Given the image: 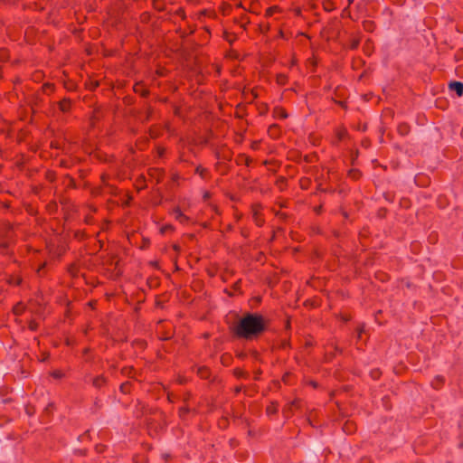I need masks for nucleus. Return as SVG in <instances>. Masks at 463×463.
<instances>
[{
  "label": "nucleus",
  "instance_id": "obj_47",
  "mask_svg": "<svg viewBox=\"0 0 463 463\" xmlns=\"http://www.w3.org/2000/svg\"><path fill=\"white\" fill-rule=\"evenodd\" d=\"M381 373L379 370H373L371 372V375L373 379H377L380 376Z\"/></svg>",
  "mask_w": 463,
  "mask_h": 463
},
{
  "label": "nucleus",
  "instance_id": "obj_44",
  "mask_svg": "<svg viewBox=\"0 0 463 463\" xmlns=\"http://www.w3.org/2000/svg\"><path fill=\"white\" fill-rule=\"evenodd\" d=\"M215 156L217 159H227V160H231V157L229 156H221L220 152L216 151L215 152Z\"/></svg>",
  "mask_w": 463,
  "mask_h": 463
},
{
  "label": "nucleus",
  "instance_id": "obj_53",
  "mask_svg": "<svg viewBox=\"0 0 463 463\" xmlns=\"http://www.w3.org/2000/svg\"><path fill=\"white\" fill-rule=\"evenodd\" d=\"M339 106H341L344 109H346V102L345 101H335Z\"/></svg>",
  "mask_w": 463,
  "mask_h": 463
},
{
  "label": "nucleus",
  "instance_id": "obj_41",
  "mask_svg": "<svg viewBox=\"0 0 463 463\" xmlns=\"http://www.w3.org/2000/svg\"><path fill=\"white\" fill-rule=\"evenodd\" d=\"M275 214L277 217H279V219H281L283 221L287 220V218H288V214L283 212L278 211Z\"/></svg>",
  "mask_w": 463,
  "mask_h": 463
},
{
  "label": "nucleus",
  "instance_id": "obj_25",
  "mask_svg": "<svg viewBox=\"0 0 463 463\" xmlns=\"http://www.w3.org/2000/svg\"><path fill=\"white\" fill-rule=\"evenodd\" d=\"M398 132L402 136H405L409 133V126L405 123L400 124L398 127Z\"/></svg>",
  "mask_w": 463,
  "mask_h": 463
},
{
  "label": "nucleus",
  "instance_id": "obj_27",
  "mask_svg": "<svg viewBox=\"0 0 463 463\" xmlns=\"http://www.w3.org/2000/svg\"><path fill=\"white\" fill-rule=\"evenodd\" d=\"M43 90L45 93L52 92L54 90V85L52 83H49V82L44 83L43 85Z\"/></svg>",
  "mask_w": 463,
  "mask_h": 463
},
{
  "label": "nucleus",
  "instance_id": "obj_28",
  "mask_svg": "<svg viewBox=\"0 0 463 463\" xmlns=\"http://www.w3.org/2000/svg\"><path fill=\"white\" fill-rule=\"evenodd\" d=\"M46 265L47 263L46 262H43L42 263L39 268L37 269L36 270V273L39 277H43L45 275V268H46Z\"/></svg>",
  "mask_w": 463,
  "mask_h": 463
},
{
  "label": "nucleus",
  "instance_id": "obj_58",
  "mask_svg": "<svg viewBox=\"0 0 463 463\" xmlns=\"http://www.w3.org/2000/svg\"><path fill=\"white\" fill-rule=\"evenodd\" d=\"M300 185H301V188H302V189H306V188H307V187H306V186H307V184H304V181H303V180H301V182H300Z\"/></svg>",
  "mask_w": 463,
  "mask_h": 463
},
{
  "label": "nucleus",
  "instance_id": "obj_21",
  "mask_svg": "<svg viewBox=\"0 0 463 463\" xmlns=\"http://www.w3.org/2000/svg\"><path fill=\"white\" fill-rule=\"evenodd\" d=\"M355 429V426L353 422L351 421H346L343 427V430L347 433V434H351L354 430Z\"/></svg>",
  "mask_w": 463,
  "mask_h": 463
},
{
  "label": "nucleus",
  "instance_id": "obj_62",
  "mask_svg": "<svg viewBox=\"0 0 463 463\" xmlns=\"http://www.w3.org/2000/svg\"><path fill=\"white\" fill-rule=\"evenodd\" d=\"M328 7H329V5H327L326 3H324V8L326 11H330V9Z\"/></svg>",
  "mask_w": 463,
  "mask_h": 463
},
{
  "label": "nucleus",
  "instance_id": "obj_16",
  "mask_svg": "<svg viewBox=\"0 0 463 463\" xmlns=\"http://www.w3.org/2000/svg\"><path fill=\"white\" fill-rule=\"evenodd\" d=\"M195 174L199 175L200 177L203 180H206L209 178L210 172L207 168L203 167L202 165H198L195 168Z\"/></svg>",
  "mask_w": 463,
  "mask_h": 463
},
{
  "label": "nucleus",
  "instance_id": "obj_22",
  "mask_svg": "<svg viewBox=\"0 0 463 463\" xmlns=\"http://www.w3.org/2000/svg\"><path fill=\"white\" fill-rule=\"evenodd\" d=\"M223 38L230 43L232 44V43L237 39L236 35L234 33H231L227 31H224L223 33Z\"/></svg>",
  "mask_w": 463,
  "mask_h": 463
},
{
  "label": "nucleus",
  "instance_id": "obj_46",
  "mask_svg": "<svg viewBox=\"0 0 463 463\" xmlns=\"http://www.w3.org/2000/svg\"><path fill=\"white\" fill-rule=\"evenodd\" d=\"M291 408L292 407H287L283 410L282 413L283 415L286 417V418H288L290 416V413H291Z\"/></svg>",
  "mask_w": 463,
  "mask_h": 463
},
{
  "label": "nucleus",
  "instance_id": "obj_11",
  "mask_svg": "<svg viewBox=\"0 0 463 463\" xmlns=\"http://www.w3.org/2000/svg\"><path fill=\"white\" fill-rule=\"evenodd\" d=\"M444 384L445 377L442 375H436L430 383L431 387L435 390H439Z\"/></svg>",
  "mask_w": 463,
  "mask_h": 463
},
{
  "label": "nucleus",
  "instance_id": "obj_15",
  "mask_svg": "<svg viewBox=\"0 0 463 463\" xmlns=\"http://www.w3.org/2000/svg\"><path fill=\"white\" fill-rule=\"evenodd\" d=\"M251 162L252 159L245 154H240L236 159L237 165H245L246 166H250Z\"/></svg>",
  "mask_w": 463,
  "mask_h": 463
},
{
  "label": "nucleus",
  "instance_id": "obj_61",
  "mask_svg": "<svg viewBox=\"0 0 463 463\" xmlns=\"http://www.w3.org/2000/svg\"><path fill=\"white\" fill-rule=\"evenodd\" d=\"M239 285H240V281H237L236 283H234L233 288L234 289H238L239 288Z\"/></svg>",
  "mask_w": 463,
  "mask_h": 463
},
{
  "label": "nucleus",
  "instance_id": "obj_57",
  "mask_svg": "<svg viewBox=\"0 0 463 463\" xmlns=\"http://www.w3.org/2000/svg\"><path fill=\"white\" fill-rule=\"evenodd\" d=\"M350 319H351L350 316H344L343 317V320L345 321V322L349 321Z\"/></svg>",
  "mask_w": 463,
  "mask_h": 463
},
{
  "label": "nucleus",
  "instance_id": "obj_20",
  "mask_svg": "<svg viewBox=\"0 0 463 463\" xmlns=\"http://www.w3.org/2000/svg\"><path fill=\"white\" fill-rule=\"evenodd\" d=\"M295 378V375L290 373V372H287L283 374L282 376V382L285 383V384H292L293 383V379Z\"/></svg>",
  "mask_w": 463,
  "mask_h": 463
},
{
  "label": "nucleus",
  "instance_id": "obj_12",
  "mask_svg": "<svg viewBox=\"0 0 463 463\" xmlns=\"http://www.w3.org/2000/svg\"><path fill=\"white\" fill-rule=\"evenodd\" d=\"M191 413L196 414L197 411H195L194 408L191 409L190 407H179L178 415L182 420H186L187 416Z\"/></svg>",
  "mask_w": 463,
  "mask_h": 463
},
{
  "label": "nucleus",
  "instance_id": "obj_42",
  "mask_svg": "<svg viewBox=\"0 0 463 463\" xmlns=\"http://www.w3.org/2000/svg\"><path fill=\"white\" fill-rule=\"evenodd\" d=\"M25 408V412L29 415V416H32L35 413V407H24Z\"/></svg>",
  "mask_w": 463,
  "mask_h": 463
},
{
  "label": "nucleus",
  "instance_id": "obj_43",
  "mask_svg": "<svg viewBox=\"0 0 463 463\" xmlns=\"http://www.w3.org/2000/svg\"><path fill=\"white\" fill-rule=\"evenodd\" d=\"M288 347H290V343H289V341H288V340H286V339H285V340H282V341H281V344H280V348H282V349H286V348H288Z\"/></svg>",
  "mask_w": 463,
  "mask_h": 463
},
{
  "label": "nucleus",
  "instance_id": "obj_2",
  "mask_svg": "<svg viewBox=\"0 0 463 463\" xmlns=\"http://www.w3.org/2000/svg\"><path fill=\"white\" fill-rule=\"evenodd\" d=\"M13 235V228L11 224H6L5 227V238L0 240V253L8 254L9 247L11 245V239Z\"/></svg>",
  "mask_w": 463,
  "mask_h": 463
},
{
  "label": "nucleus",
  "instance_id": "obj_17",
  "mask_svg": "<svg viewBox=\"0 0 463 463\" xmlns=\"http://www.w3.org/2000/svg\"><path fill=\"white\" fill-rule=\"evenodd\" d=\"M25 311V305L23 302L16 303L13 307V313L15 316H21Z\"/></svg>",
  "mask_w": 463,
  "mask_h": 463
},
{
  "label": "nucleus",
  "instance_id": "obj_55",
  "mask_svg": "<svg viewBox=\"0 0 463 463\" xmlns=\"http://www.w3.org/2000/svg\"><path fill=\"white\" fill-rule=\"evenodd\" d=\"M22 282H23V279L21 278H18V279H16L14 284L16 286H20L22 284Z\"/></svg>",
  "mask_w": 463,
  "mask_h": 463
},
{
  "label": "nucleus",
  "instance_id": "obj_49",
  "mask_svg": "<svg viewBox=\"0 0 463 463\" xmlns=\"http://www.w3.org/2000/svg\"><path fill=\"white\" fill-rule=\"evenodd\" d=\"M199 373L201 374L202 377H206L208 370L206 368H201L199 369Z\"/></svg>",
  "mask_w": 463,
  "mask_h": 463
},
{
  "label": "nucleus",
  "instance_id": "obj_26",
  "mask_svg": "<svg viewBox=\"0 0 463 463\" xmlns=\"http://www.w3.org/2000/svg\"><path fill=\"white\" fill-rule=\"evenodd\" d=\"M360 45V38H353L351 39L350 41V44H349V48L351 50H355L359 47Z\"/></svg>",
  "mask_w": 463,
  "mask_h": 463
},
{
  "label": "nucleus",
  "instance_id": "obj_35",
  "mask_svg": "<svg viewBox=\"0 0 463 463\" xmlns=\"http://www.w3.org/2000/svg\"><path fill=\"white\" fill-rule=\"evenodd\" d=\"M304 383L306 385L311 386L313 389H317L319 387V384L315 380H304Z\"/></svg>",
  "mask_w": 463,
  "mask_h": 463
},
{
  "label": "nucleus",
  "instance_id": "obj_5",
  "mask_svg": "<svg viewBox=\"0 0 463 463\" xmlns=\"http://www.w3.org/2000/svg\"><path fill=\"white\" fill-rule=\"evenodd\" d=\"M171 214L174 216V218L179 222L181 224H187L189 222H190V218L188 216H186L185 214H184L180 209V207L176 206L175 207L172 212H171Z\"/></svg>",
  "mask_w": 463,
  "mask_h": 463
},
{
  "label": "nucleus",
  "instance_id": "obj_40",
  "mask_svg": "<svg viewBox=\"0 0 463 463\" xmlns=\"http://www.w3.org/2000/svg\"><path fill=\"white\" fill-rule=\"evenodd\" d=\"M357 338L360 339L362 337V334L364 332V325H361L356 328Z\"/></svg>",
  "mask_w": 463,
  "mask_h": 463
},
{
  "label": "nucleus",
  "instance_id": "obj_30",
  "mask_svg": "<svg viewBox=\"0 0 463 463\" xmlns=\"http://www.w3.org/2000/svg\"><path fill=\"white\" fill-rule=\"evenodd\" d=\"M153 114V109L151 106H147L146 111V117L144 118V122H148L151 119Z\"/></svg>",
  "mask_w": 463,
  "mask_h": 463
},
{
  "label": "nucleus",
  "instance_id": "obj_48",
  "mask_svg": "<svg viewBox=\"0 0 463 463\" xmlns=\"http://www.w3.org/2000/svg\"><path fill=\"white\" fill-rule=\"evenodd\" d=\"M174 114L175 116H180V114H181V108L179 106H176V105L174 106Z\"/></svg>",
  "mask_w": 463,
  "mask_h": 463
},
{
  "label": "nucleus",
  "instance_id": "obj_56",
  "mask_svg": "<svg viewBox=\"0 0 463 463\" xmlns=\"http://www.w3.org/2000/svg\"><path fill=\"white\" fill-rule=\"evenodd\" d=\"M162 457H163V458H164L165 460H168V459L171 458V456H170L169 454H167V453L163 454V456H162Z\"/></svg>",
  "mask_w": 463,
  "mask_h": 463
},
{
  "label": "nucleus",
  "instance_id": "obj_60",
  "mask_svg": "<svg viewBox=\"0 0 463 463\" xmlns=\"http://www.w3.org/2000/svg\"><path fill=\"white\" fill-rule=\"evenodd\" d=\"M295 13H296L297 15H300L301 14V9L300 8H297L295 10Z\"/></svg>",
  "mask_w": 463,
  "mask_h": 463
},
{
  "label": "nucleus",
  "instance_id": "obj_54",
  "mask_svg": "<svg viewBox=\"0 0 463 463\" xmlns=\"http://www.w3.org/2000/svg\"><path fill=\"white\" fill-rule=\"evenodd\" d=\"M156 74H157L158 76H160V77L165 76V73H164V71H163V69L157 70V71H156Z\"/></svg>",
  "mask_w": 463,
  "mask_h": 463
},
{
  "label": "nucleus",
  "instance_id": "obj_38",
  "mask_svg": "<svg viewBox=\"0 0 463 463\" xmlns=\"http://www.w3.org/2000/svg\"><path fill=\"white\" fill-rule=\"evenodd\" d=\"M8 58V51L6 49H0V61H6Z\"/></svg>",
  "mask_w": 463,
  "mask_h": 463
},
{
  "label": "nucleus",
  "instance_id": "obj_13",
  "mask_svg": "<svg viewBox=\"0 0 463 463\" xmlns=\"http://www.w3.org/2000/svg\"><path fill=\"white\" fill-rule=\"evenodd\" d=\"M272 115L276 118L286 119L288 117V112L282 107H275Z\"/></svg>",
  "mask_w": 463,
  "mask_h": 463
},
{
  "label": "nucleus",
  "instance_id": "obj_8",
  "mask_svg": "<svg viewBox=\"0 0 463 463\" xmlns=\"http://www.w3.org/2000/svg\"><path fill=\"white\" fill-rule=\"evenodd\" d=\"M449 90L455 91L458 97L463 96V82L461 81H450L449 83Z\"/></svg>",
  "mask_w": 463,
  "mask_h": 463
},
{
  "label": "nucleus",
  "instance_id": "obj_59",
  "mask_svg": "<svg viewBox=\"0 0 463 463\" xmlns=\"http://www.w3.org/2000/svg\"><path fill=\"white\" fill-rule=\"evenodd\" d=\"M300 185H301V188H302V189H306V188H307V187H306V186H307V184H304V181H303V180H301V182H300Z\"/></svg>",
  "mask_w": 463,
  "mask_h": 463
},
{
  "label": "nucleus",
  "instance_id": "obj_7",
  "mask_svg": "<svg viewBox=\"0 0 463 463\" xmlns=\"http://www.w3.org/2000/svg\"><path fill=\"white\" fill-rule=\"evenodd\" d=\"M148 175L152 178H155L156 184H160L165 176V171L161 168H150L148 170Z\"/></svg>",
  "mask_w": 463,
  "mask_h": 463
},
{
  "label": "nucleus",
  "instance_id": "obj_45",
  "mask_svg": "<svg viewBox=\"0 0 463 463\" xmlns=\"http://www.w3.org/2000/svg\"><path fill=\"white\" fill-rule=\"evenodd\" d=\"M314 212H315L317 214H318V215H319V214H321V213H323V204L321 203V204H319V205L316 206V207L314 208Z\"/></svg>",
  "mask_w": 463,
  "mask_h": 463
},
{
  "label": "nucleus",
  "instance_id": "obj_14",
  "mask_svg": "<svg viewBox=\"0 0 463 463\" xmlns=\"http://www.w3.org/2000/svg\"><path fill=\"white\" fill-rule=\"evenodd\" d=\"M347 136H348V132L345 128L340 127V128H336V130H335V137L337 139L336 143L343 141L345 137H347Z\"/></svg>",
  "mask_w": 463,
  "mask_h": 463
},
{
  "label": "nucleus",
  "instance_id": "obj_18",
  "mask_svg": "<svg viewBox=\"0 0 463 463\" xmlns=\"http://www.w3.org/2000/svg\"><path fill=\"white\" fill-rule=\"evenodd\" d=\"M287 178L284 176H279L276 180V186L279 189V191H284L287 188Z\"/></svg>",
  "mask_w": 463,
  "mask_h": 463
},
{
  "label": "nucleus",
  "instance_id": "obj_36",
  "mask_svg": "<svg viewBox=\"0 0 463 463\" xmlns=\"http://www.w3.org/2000/svg\"><path fill=\"white\" fill-rule=\"evenodd\" d=\"M130 383L129 382H126V383H123L121 385H120V391L124 393H127L129 392L130 390Z\"/></svg>",
  "mask_w": 463,
  "mask_h": 463
},
{
  "label": "nucleus",
  "instance_id": "obj_23",
  "mask_svg": "<svg viewBox=\"0 0 463 463\" xmlns=\"http://www.w3.org/2000/svg\"><path fill=\"white\" fill-rule=\"evenodd\" d=\"M363 27L367 32H373L374 30V23L373 21H364Z\"/></svg>",
  "mask_w": 463,
  "mask_h": 463
},
{
  "label": "nucleus",
  "instance_id": "obj_50",
  "mask_svg": "<svg viewBox=\"0 0 463 463\" xmlns=\"http://www.w3.org/2000/svg\"><path fill=\"white\" fill-rule=\"evenodd\" d=\"M68 186L71 188H76V182L72 177H70V183Z\"/></svg>",
  "mask_w": 463,
  "mask_h": 463
},
{
  "label": "nucleus",
  "instance_id": "obj_34",
  "mask_svg": "<svg viewBox=\"0 0 463 463\" xmlns=\"http://www.w3.org/2000/svg\"><path fill=\"white\" fill-rule=\"evenodd\" d=\"M175 228L172 224H165L161 227L160 232L161 233H166L168 232H174Z\"/></svg>",
  "mask_w": 463,
  "mask_h": 463
},
{
  "label": "nucleus",
  "instance_id": "obj_1",
  "mask_svg": "<svg viewBox=\"0 0 463 463\" xmlns=\"http://www.w3.org/2000/svg\"><path fill=\"white\" fill-rule=\"evenodd\" d=\"M269 319L258 312H246L232 326V331L240 339L248 341L259 338L268 330Z\"/></svg>",
  "mask_w": 463,
  "mask_h": 463
},
{
  "label": "nucleus",
  "instance_id": "obj_29",
  "mask_svg": "<svg viewBox=\"0 0 463 463\" xmlns=\"http://www.w3.org/2000/svg\"><path fill=\"white\" fill-rule=\"evenodd\" d=\"M278 411V407H266V413L269 417L277 414Z\"/></svg>",
  "mask_w": 463,
  "mask_h": 463
},
{
  "label": "nucleus",
  "instance_id": "obj_9",
  "mask_svg": "<svg viewBox=\"0 0 463 463\" xmlns=\"http://www.w3.org/2000/svg\"><path fill=\"white\" fill-rule=\"evenodd\" d=\"M268 135L273 139H278L281 135L280 127L278 124L270 125L268 128Z\"/></svg>",
  "mask_w": 463,
  "mask_h": 463
},
{
  "label": "nucleus",
  "instance_id": "obj_63",
  "mask_svg": "<svg viewBox=\"0 0 463 463\" xmlns=\"http://www.w3.org/2000/svg\"><path fill=\"white\" fill-rule=\"evenodd\" d=\"M328 7H329V5H327L326 3H324V8L326 11H330V9Z\"/></svg>",
  "mask_w": 463,
  "mask_h": 463
},
{
  "label": "nucleus",
  "instance_id": "obj_64",
  "mask_svg": "<svg viewBox=\"0 0 463 463\" xmlns=\"http://www.w3.org/2000/svg\"><path fill=\"white\" fill-rule=\"evenodd\" d=\"M173 248H174V250H175V251H179V250H180V246H178V245H176V244H175V245H174V247H173Z\"/></svg>",
  "mask_w": 463,
  "mask_h": 463
},
{
  "label": "nucleus",
  "instance_id": "obj_4",
  "mask_svg": "<svg viewBox=\"0 0 463 463\" xmlns=\"http://www.w3.org/2000/svg\"><path fill=\"white\" fill-rule=\"evenodd\" d=\"M86 383H90L91 385L96 389H102L107 386L108 384V378L105 377L103 374L97 375V376H86L85 377Z\"/></svg>",
  "mask_w": 463,
  "mask_h": 463
},
{
  "label": "nucleus",
  "instance_id": "obj_19",
  "mask_svg": "<svg viewBox=\"0 0 463 463\" xmlns=\"http://www.w3.org/2000/svg\"><path fill=\"white\" fill-rule=\"evenodd\" d=\"M121 373L128 378H134L135 369L133 366H125L121 369Z\"/></svg>",
  "mask_w": 463,
  "mask_h": 463
},
{
  "label": "nucleus",
  "instance_id": "obj_37",
  "mask_svg": "<svg viewBox=\"0 0 463 463\" xmlns=\"http://www.w3.org/2000/svg\"><path fill=\"white\" fill-rule=\"evenodd\" d=\"M349 175L354 179H358L361 176V172L357 169H352L349 171Z\"/></svg>",
  "mask_w": 463,
  "mask_h": 463
},
{
  "label": "nucleus",
  "instance_id": "obj_24",
  "mask_svg": "<svg viewBox=\"0 0 463 463\" xmlns=\"http://www.w3.org/2000/svg\"><path fill=\"white\" fill-rule=\"evenodd\" d=\"M51 376L54 379H57V380H60L61 378L64 377L65 373H63V371L60 370V369H57V370H53L52 372H51Z\"/></svg>",
  "mask_w": 463,
  "mask_h": 463
},
{
  "label": "nucleus",
  "instance_id": "obj_51",
  "mask_svg": "<svg viewBox=\"0 0 463 463\" xmlns=\"http://www.w3.org/2000/svg\"><path fill=\"white\" fill-rule=\"evenodd\" d=\"M285 80H286V76L285 75H279L278 76V82L280 83V84H284L285 83Z\"/></svg>",
  "mask_w": 463,
  "mask_h": 463
},
{
  "label": "nucleus",
  "instance_id": "obj_52",
  "mask_svg": "<svg viewBox=\"0 0 463 463\" xmlns=\"http://www.w3.org/2000/svg\"><path fill=\"white\" fill-rule=\"evenodd\" d=\"M334 350H335L334 354H342V349L340 347H338L336 345H334Z\"/></svg>",
  "mask_w": 463,
  "mask_h": 463
},
{
  "label": "nucleus",
  "instance_id": "obj_33",
  "mask_svg": "<svg viewBox=\"0 0 463 463\" xmlns=\"http://www.w3.org/2000/svg\"><path fill=\"white\" fill-rule=\"evenodd\" d=\"M39 327V324L37 321H35L34 319H32L29 324H28V328L31 330V331H36Z\"/></svg>",
  "mask_w": 463,
  "mask_h": 463
},
{
  "label": "nucleus",
  "instance_id": "obj_31",
  "mask_svg": "<svg viewBox=\"0 0 463 463\" xmlns=\"http://www.w3.org/2000/svg\"><path fill=\"white\" fill-rule=\"evenodd\" d=\"M246 19V16H242L241 18H234V23L240 24L241 27L245 29L246 24L249 23L248 21L245 22Z\"/></svg>",
  "mask_w": 463,
  "mask_h": 463
},
{
  "label": "nucleus",
  "instance_id": "obj_10",
  "mask_svg": "<svg viewBox=\"0 0 463 463\" xmlns=\"http://www.w3.org/2000/svg\"><path fill=\"white\" fill-rule=\"evenodd\" d=\"M60 110L63 113H68L71 109V99L64 98L58 103Z\"/></svg>",
  "mask_w": 463,
  "mask_h": 463
},
{
  "label": "nucleus",
  "instance_id": "obj_3",
  "mask_svg": "<svg viewBox=\"0 0 463 463\" xmlns=\"http://www.w3.org/2000/svg\"><path fill=\"white\" fill-rule=\"evenodd\" d=\"M262 208L260 203H254L250 206L253 222L258 227H262L265 223V220L261 214Z\"/></svg>",
  "mask_w": 463,
  "mask_h": 463
},
{
  "label": "nucleus",
  "instance_id": "obj_39",
  "mask_svg": "<svg viewBox=\"0 0 463 463\" xmlns=\"http://www.w3.org/2000/svg\"><path fill=\"white\" fill-rule=\"evenodd\" d=\"M68 271L72 275V276H76L77 274V271H78V268L75 264H71L69 269H68Z\"/></svg>",
  "mask_w": 463,
  "mask_h": 463
},
{
  "label": "nucleus",
  "instance_id": "obj_32",
  "mask_svg": "<svg viewBox=\"0 0 463 463\" xmlns=\"http://www.w3.org/2000/svg\"><path fill=\"white\" fill-rule=\"evenodd\" d=\"M317 192H320V193H334L335 190L332 189V188H325L322 186L321 184H319L317 187V192L315 194H317Z\"/></svg>",
  "mask_w": 463,
  "mask_h": 463
},
{
  "label": "nucleus",
  "instance_id": "obj_6",
  "mask_svg": "<svg viewBox=\"0 0 463 463\" xmlns=\"http://www.w3.org/2000/svg\"><path fill=\"white\" fill-rule=\"evenodd\" d=\"M133 90L143 98H147L150 94L149 90L145 87V84L142 81L135 83Z\"/></svg>",
  "mask_w": 463,
  "mask_h": 463
}]
</instances>
